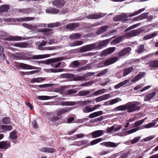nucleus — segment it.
Instances as JSON below:
<instances>
[{"instance_id": "f257e3e1", "label": "nucleus", "mask_w": 158, "mask_h": 158, "mask_svg": "<svg viewBox=\"0 0 158 158\" xmlns=\"http://www.w3.org/2000/svg\"><path fill=\"white\" fill-rule=\"evenodd\" d=\"M145 10V8H143L138 10V11L130 14L127 16L126 14L120 15L114 18V20L115 21H122L127 19L129 17H131L136 15L144 11Z\"/></svg>"}, {"instance_id": "f03ea898", "label": "nucleus", "mask_w": 158, "mask_h": 158, "mask_svg": "<svg viewBox=\"0 0 158 158\" xmlns=\"http://www.w3.org/2000/svg\"><path fill=\"white\" fill-rule=\"evenodd\" d=\"M138 102H129L127 103V110L128 112H132L140 109Z\"/></svg>"}, {"instance_id": "7ed1b4c3", "label": "nucleus", "mask_w": 158, "mask_h": 158, "mask_svg": "<svg viewBox=\"0 0 158 158\" xmlns=\"http://www.w3.org/2000/svg\"><path fill=\"white\" fill-rule=\"evenodd\" d=\"M156 124V123H150L144 126L142 125L141 127H138L129 130L127 131L126 132L128 134H131L139 130L144 128H151L154 126Z\"/></svg>"}, {"instance_id": "20e7f679", "label": "nucleus", "mask_w": 158, "mask_h": 158, "mask_svg": "<svg viewBox=\"0 0 158 158\" xmlns=\"http://www.w3.org/2000/svg\"><path fill=\"white\" fill-rule=\"evenodd\" d=\"M95 46L94 44L86 45L81 47L79 49V51L81 52H83L96 49Z\"/></svg>"}, {"instance_id": "39448f33", "label": "nucleus", "mask_w": 158, "mask_h": 158, "mask_svg": "<svg viewBox=\"0 0 158 158\" xmlns=\"http://www.w3.org/2000/svg\"><path fill=\"white\" fill-rule=\"evenodd\" d=\"M140 30L139 29H136L132 30L129 32L126 33L125 34V38H129L133 36H136L141 33Z\"/></svg>"}, {"instance_id": "423d86ee", "label": "nucleus", "mask_w": 158, "mask_h": 158, "mask_svg": "<svg viewBox=\"0 0 158 158\" xmlns=\"http://www.w3.org/2000/svg\"><path fill=\"white\" fill-rule=\"evenodd\" d=\"M66 3L64 0H55L52 2V4L58 8L63 7Z\"/></svg>"}, {"instance_id": "0eeeda50", "label": "nucleus", "mask_w": 158, "mask_h": 158, "mask_svg": "<svg viewBox=\"0 0 158 158\" xmlns=\"http://www.w3.org/2000/svg\"><path fill=\"white\" fill-rule=\"evenodd\" d=\"M95 45V49L97 50L102 48V47L106 46L108 44V40H104L99 43H94Z\"/></svg>"}, {"instance_id": "6e6552de", "label": "nucleus", "mask_w": 158, "mask_h": 158, "mask_svg": "<svg viewBox=\"0 0 158 158\" xmlns=\"http://www.w3.org/2000/svg\"><path fill=\"white\" fill-rule=\"evenodd\" d=\"M35 19L34 17H27L23 18H17L13 19V21L14 22H23V21H28L34 20Z\"/></svg>"}, {"instance_id": "1a4fd4ad", "label": "nucleus", "mask_w": 158, "mask_h": 158, "mask_svg": "<svg viewBox=\"0 0 158 158\" xmlns=\"http://www.w3.org/2000/svg\"><path fill=\"white\" fill-rule=\"evenodd\" d=\"M106 14L102 13H98V14H91L87 16V18L90 19H95L101 18L104 16Z\"/></svg>"}, {"instance_id": "9d476101", "label": "nucleus", "mask_w": 158, "mask_h": 158, "mask_svg": "<svg viewBox=\"0 0 158 158\" xmlns=\"http://www.w3.org/2000/svg\"><path fill=\"white\" fill-rule=\"evenodd\" d=\"M131 50V48L130 47H127L124 48L118 53L119 56L122 57L129 54Z\"/></svg>"}, {"instance_id": "9b49d317", "label": "nucleus", "mask_w": 158, "mask_h": 158, "mask_svg": "<svg viewBox=\"0 0 158 158\" xmlns=\"http://www.w3.org/2000/svg\"><path fill=\"white\" fill-rule=\"evenodd\" d=\"M73 109V107H68L60 109V110L57 111L56 112V115L57 116L64 114L68 112Z\"/></svg>"}, {"instance_id": "f8f14e48", "label": "nucleus", "mask_w": 158, "mask_h": 158, "mask_svg": "<svg viewBox=\"0 0 158 158\" xmlns=\"http://www.w3.org/2000/svg\"><path fill=\"white\" fill-rule=\"evenodd\" d=\"M39 32H43L44 35H50L53 33V31L51 29L49 28H42L38 30Z\"/></svg>"}, {"instance_id": "ddd939ff", "label": "nucleus", "mask_w": 158, "mask_h": 158, "mask_svg": "<svg viewBox=\"0 0 158 158\" xmlns=\"http://www.w3.org/2000/svg\"><path fill=\"white\" fill-rule=\"evenodd\" d=\"M50 56V55L49 54L34 55L32 56L31 58L33 59L38 60L48 57H49Z\"/></svg>"}, {"instance_id": "4468645a", "label": "nucleus", "mask_w": 158, "mask_h": 158, "mask_svg": "<svg viewBox=\"0 0 158 158\" xmlns=\"http://www.w3.org/2000/svg\"><path fill=\"white\" fill-rule=\"evenodd\" d=\"M79 26V24L77 23H71L66 26L67 29L73 31Z\"/></svg>"}, {"instance_id": "2eb2a0df", "label": "nucleus", "mask_w": 158, "mask_h": 158, "mask_svg": "<svg viewBox=\"0 0 158 158\" xmlns=\"http://www.w3.org/2000/svg\"><path fill=\"white\" fill-rule=\"evenodd\" d=\"M103 131L102 130H97L90 133L93 138H95L99 137L103 135Z\"/></svg>"}, {"instance_id": "dca6fc26", "label": "nucleus", "mask_w": 158, "mask_h": 158, "mask_svg": "<svg viewBox=\"0 0 158 158\" xmlns=\"http://www.w3.org/2000/svg\"><path fill=\"white\" fill-rule=\"evenodd\" d=\"M10 146V142L7 141L0 142V149H6L9 148Z\"/></svg>"}, {"instance_id": "f3484780", "label": "nucleus", "mask_w": 158, "mask_h": 158, "mask_svg": "<svg viewBox=\"0 0 158 158\" xmlns=\"http://www.w3.org/2000/svg\"><path fill=\"white\" fill-rule=\"evenodd\" d=\"M59 10L55 8L50 7L46 10V12L48 13L56 14L59 12Z\"/></svg>"}, {"instance_id": "a211bd4d", "label": "nucleus", "mask_w": 158, "mask_h": 158, "mask_svg": "<svg viewBox=\"0 0 158 158\" xmlns=\"http://www.w3.org/2000/svg\"><path fill=\"white\" fill-rule=\"evenodd\" d=\"M124 38H125V35H121L120 36H119L117 37L116 38L112 40L110 42V44H116L118 43H119Z\"/></svg>"}, {"instance_id": "6ab92c4d", "label": "nucleus", "mask_w": 158, "mask_h": 158, "mask_svg": "<svg viewBox=\"0 0 158 158\" xmlns=\"http://www.w3.org/2000/svg\"><path fill=\"white\" fill-rule=\"evenodd\" d=\"M19 65L20 68L24 69H33V66L23 63H20Z\"/></svg>"}, {"instance_id": "aec40b11", "label": "nucleus", "mask_w": 158, "mask_h": 158, "mask_svg": "<svg viewBox=\"0 0 158 158\" xmlns=\"http://www.w3.org/2000/svg\"><path fill=\"white\" fill-rule=\"evenodd\" d=\"M102 114L103 111H99L90 114L89 115V117L90 118H93L99 116Z\"/></svg>"}, {"instance_id": "412c9836", "label": "nucleus", "mask_w": 158, "mask_h": 158, "mask_svg": "<svg viewBox=\"0 0 158 158\" xmlns=\"http://www.w3.org/2000/svg\"><path fill=\"white\" fill-rule=\"evenodd\" d=\"M33 9L32 8H23L22 9H19V12H22L25 14H28L31 13L33 10Z\"/></svg>"}, {"instance_id": "4be33fe9", "label": "nucleus", "mask_w": 158, "mask_h": 158, "mask_svg": "<svg viewBox=\"0 0 158 158\" xmlns=\"http://www.w3.org/2000/svg\"><path fill=\"white\" fill-rule=\"evenodd\" d=\"M145 73L144 72H142L138 74L132 79V81L133 82H135L138 81L143 77Z\"/></svg>"}, {"instance_id": "5701e85b", "label": "nucleus", "mask_w": 158, "mask_h": 158, "mask_svg": "<svg viewBox=\"0 0 158 158\" xmlns=\"http://www.w3.org/2000/svg\"><path fill=\"white\" fill-rule=\"evenodd\" d=\"M134 71V68L133 67H129L124 69V74L123 75V77L126 76L130 73L131 72H133Z\"/></svg>"}, {"instance_id": "b1692460", "label": "nucleus", "mask_w": 158, "mask_h": 158, "mask_svg": "<svg viewBox=\"0 0 158 158\" xmlns=\"http://www.w3.org/2000/svg\"><path fill=\"white\" fill-rule=\"evenodd\" d=\"M109 98V94H106L100 96L96 98V101L97 102L105 100Z\"/></svg>"}, {"instance_id": "393cba45", "label": "nucleus", "mask_w": 158, "mask_h": 158, "mask_svg": "<svg viewBox=\"0 0 158 158\" xmlns=\"http://www.w3.org/2000/svg\"><path fill=\"white\" fill-rule=\"evenodd\" d=\"M92 102V101L89 100H87L83 101H77L75 102V104L79 105L80 106H82L84 105L89 104Z\"/></svg>"}, {"instance_id": "a878e982", "label": "nucleus", "mask_w": 158, "mask_h": 158, "mask_svg": "<svg viewBox=\"0 0 158 158\" xmlns=\"http://www.w3.org/2000/svg\"><path fill=\"white\" fill-rule=\"evenodd\" d=\"M156 94L155 92H152L151 94L146 95L144 98L145 101H148L152 99Z\"/></svg>"}, {"instance_id": "bb28decb", "label": "nucleus", "mask_w": 158, "mask_h": 158, "mask_svg": "<svg viewBox=\"0 0 158 158\" xmlns=\"http://www.w3.org/2000/svg\"><path fill=\"white\" fill-rule=\"evenodd\" d=\"M116 126V125H114L110 128H109V133L113 130L114 131V132H116L120 129L123 127L122 126L120 125H118L117 127Z\"/></svg>"}, {"instance_id": "cd10ccee", "label": "nucleus", "mask_w": 158, "mask_h": 158, "mask_svg": "<svg viewBox=\"0 0 158 158\" xmlns=\"http://www.w3.org/2000/svg\"><path fill=\"white\" fill-rule=\"evenodd\" d=\"M56 96H37V98L39 100H48L56 97Z\"/></svg>"}, {"instance_id": "c85d7f7f", "label": "nucleus", "mask_w": 158, "mask_h": 158, "mask_svg": "<svg viewBox=\"0 0 158 158\" xmlns=\"http://www.w3.org/2000/svg\"><path fill=\"white\" fill-rule=\"evenodd\" d=\"M75 105V103L73 101H62L60 103V105L62 106H73Z\"/></svg>"}, {"instance_id": "c756f323", "label": "nucleus", "mask_w": 158, "mask_h": 158, "mask_svg": "<svg viewBox=\"0 0 158 158\" xmlns=\"http://www.w3.org/2000/svg\"><path fill=\"white\" fill-rule=\"evenodd\" d=\"M107 26H104L101 27L96 32L97 34L99 35L106 31L108 28Z\"/></svg>"}, {"instance_id": "7c9ffc66", "label": "nucleus", "mask_w": 158, "mask_h": 158, "mask_svg": "<svg viewBox=\"0 0 158 158\" xmlns=\"http://www.w3.org/2000/svg\"><path fill=\"white\" fill-rule=\"evenodd\" d=\"M150 67L157 68L158 67V60H154L151 61L149 63Z\"/></svg>"}, {"instance_id": "2f4dec72", "label": "nucleus", "mask_w": 158, "mask_h": 158, "mask_svg": "<svg viewBox=\"0 0 158 158\" xmlns=\"http://www.w3.org/2000/svg\"><path fill=\"white\" fill-rule=\"evenodd\" d=\"M90 91L89 90H82L78 93V95L80 96H84L89 95Z\"/></svg>"}, {"instance_id": "473e14b6", "label": "nucleus", "mask_w": 158, "mask_h": 158, "mask_svg": "<svg viewBox=\"0 0 158 158\" xmlns=\"http://www.w3.org/2000/svg\"><path fill=\"white\" fill-rule=\"evenodd\" d=\"M130 81L129 80H127L124 81L120 82L118 84L115 85L114 88L115 89H118L121 87L122 86L125 85V84L129 83Z\"/></svg>"}, {"instance_id": "72a5a7b5", "label": "nucleus", "mask_w": 158, "mask_h": 158, "mask_svg": "<svg viewBox=\"0 0 158 158\" xmlns=\"http://www.w3.org/2000/svg\"><path fill=\"white\" fill-rule=\"evenodd\" d=\"M1 127L2 130L5 131H10L12 128V127L11 125H2Z\"/></svg>"}, {"instance_id": "f704fd0d", "label": "nucleus", "mask_w": 158, "mask_h": 158, "mask_svg": "<svg viewBox=\"0 0 158 158\" xmlns=\"http://www.w3.org/2000/svg\"><path fill=\"white\" fill-rule=\"evenodd\" d=\"M10 9V6L7 5H4L0 7V12L3 13L6 11Z\"/></svg>"}, {"instance_id": "c9c22d12", "label": "nucleus", "mask_w": 158, "mask_h": 158, "mask_svg": "<svg viewBox=\"0 0 158 158\" xmlns=\"http://www.w3.org/2000/svg\"><path fill=\"white\" fill-rule=\"evenodd\" d=\"M12 45L14 47L24 48H26L28 46V45L26 43H15L13 44Z\"/></svg>"}, {"instance_id": "e433bc0d", "label": "nucleus", "mask_w": 158, "mask_h": 158, "mask_svg": "<svg viewBox=\"0 0 158 158\" xmlns=\"http://www.w3.org/2000/svg\"><path fill=\"white\" fill-rule=\"evenodd\" d=\"M157 35L156 32H155L153 33L149 34L144 36L143 38L144 40H147L155 37Z\"/></svg>"}, {"instance_id": "4c0bfd02", "label": "nucleus", "mask_w": 158, "mask_h": 158, "mask_svg": "<svg viewBox=\"0 0 158 158\" xmlns=\"http://www.w3.org/2000/svg\"><path fill=\"white\" fill-rule=\"evenodd\" d=\"M81 37L80 33H75L69 36V38L71 40H74L78 39Z\"/></svg>"}, {"instance_id": "58836bf2", "label": "nucleus", "mask_w": 158, "mask_h": 158, "mask_svg": "<svg viewBox=\"0 0 158 158\" xmlns=\"http://www.w3.org/2000/svg\"><path fill=\"white\" fill-rule=\"evenodd\" d=\"M144 49V45L143 44H140L137 47V49L135 50V51L138 53H141L143 52Z\"/></svg>"}, {"instance_id": "ea45409f", "label": "nucleus", "mask_w": 158, "mask_h": 158, "mask_svg": "<svg viewBox=\"0 0 158 158\" xmlns=\"http://www.w3.org/2000/svg\"><path fill=\"white\" fill-rule=\"evenodd\" d=\"M93 111V107L91 106H86L83 109V112L85 113L90 112Z\"/></svg>"}, {"instance_id": "a19ab883", "label": "nucleus", "mask_w": 158, "mask_h": 158, "mask_svg": "<svg viewBox=\"0 0 158 158\" xmlns=\"http://www.w3.org/2000/svg\"><path fill=\"white\" fill-rule=\"evenodd\" d=\"M10 138L12 139H16L18 137V135L16 133V131H14L11 132L10 135Z\"/></svg>"}, {"instance_id": "79ce46f5", "label": "nucleus", "mask_w": 158, "mask_h": 158, "mask_svg": "<svg viewBox=\"0 0 158 158\" xmlns=\"http://www.w3.org/2000/svg\"><path fill=\"white\" fill-rule=\"evenodd\" d=\"M147 119V118L136 121L134 123V127H137L142 125Z\"/></svg>"}, {"instance_id": "37998d69", "label": "nucleus", "mask_w": 158, "mask_h": 158, "mask_svg": "<svg viewBox=\"0 0 158 158\" xmlns=\"http://www.w3.org/2000/svg\"><path fill=\"white\" fill-rule=\"evenodd\" d=\"M105 90L104 89H100L96 91L92 95V96H97L103 93L105 91Z\"/></svg>"}, {"instance_id": "c03bdc74", "label": "nucleus", "mask_w": 158, "mask_h": 158, "mask_svg": "<svg viewBox=\"0 0 158 158\" xmlns=\"http://www.w3.org/2000/svg\"><path fill=\"white\" fill-rule=\"evenodd\" d=\"M60 76L62 78H72L74 77V75L73 74L64 73L61 74Z\"/></svg>"}, {"instance_id": "a18cd8bd", "label": "nucleus", "mask_w": 158, "mask_h": 158, "mask_svg": "<svg viewBox=\"0 0 158 158\" xmlns=\"http://www.w3.org/2000/svg\"><path fill=\"white\" fill-rule=\"evenodd\" d=\"M116 109L117 110H127V103L117 107Z\"/></svg>"}, {"instance_id": "49530a36", "label": "nucleus", "mask_w": 158, "mask_h": 158, "mask_svg": "<svg viewBox=\"0 0 158 158\" xmlns=\"http://www.w3.org/2000/svg\"><path fill=\"white\" fill-rule=\"evenodd\" d=\"M61 24L59 22L52 23L48 24V26L49 27L52 28L58 27Z\"/></svg>"}, {"instance_id": "de8ad7c7", "label": "nucleus", "mask_w": 158, "mask_h": 158, "mask_svg": "<svg viewBox=\"0 0 158 158\" xmlns=\"http://www.w3.org/2000/svg\"><path fill=\"white\" fill-rule=\"evenodd\" d=\"M102 140V138H99L94 140L90 142V144L92 145L95 144Z\"/></svg>"}, {"instance_id": "09e8293b", "label": "nucleus", "mask_w": 158, "mask_h": 158, "mask_svg": "<svg viewBox=\"0 0 158 158\" xmlns=\"http://www.w3.org/2000/svg\"><path fill=\"white\" fill-rule=\"evenodd\" d=\"M62 60V59L60 58H57L55 59H51L50 60H47L48 62V64H49L51 63H55L57 62L60 60Z\"/></svg>"}, {"instance_id": "8fccbe9b", "label": "nucleus", "mask_w": 158, "mask_h": 158, "mask_svg": "<svg viewBox=\"0 0 158 158\" xmlns=\"http://www.w3.org/2000/svg\"><path fill=\"white\" fill-rule=\"evenodd\" d=\"M24 38L20 36H13V41H18L24 40Z\"/></svg>"}, {"instance_id": "3c124183", "label": "nucleus", "mask_w": 158, "mask_h": 158, "mask_svg": "<svg viewBox=\"0 0 158 158\" xmlns=\"http://www.w3.org/2000/svg\"><path fill=\"white\" fill-rule=\"evenodd\" d=\"M122 100L119 98H117L113 99H112L110 101L109 104L113 105L115 104L118 102L121 101Z\"/></svg>"}, {"instance_id": "603ef678", "label": "nucleus", "mask_w": 158, "mask_h": 158, "mask_svg": "<svg viewBox=\"0 0 158 158\" xmlns=\"http://www.w3.org/2000/svg\"><path fill=\"white\" fill-rule=\"evenodd\" d=\"M43 80V79L41 77H38L37 78H34L32 79L31 81L32 83H34L35 82H40Z\"/></svg>"}, {"instance_id": "864d4df0", "label": "nucleus", "mask_w": 158, "mask_h": 158, "mask_svg": "<svg viewBox=\"0 0 158 158\" xmlns=\"http://www.w3.org/2000/svg\"><path fill=\"white\" fill-rule=\"evenodd\" d=\"M79 64L80 63L78 61L75 60L72 62L71 66L73 68H76L78 66Z\"/></svg>"}, {"instance_id": "5fc2aeb1", "label": "nucleus", "mask_w": 158, "mask_h": 158, "mask_svg": "<svg viewBox=\"0 0 158 158\" xmlns=\"http://www.w3.org/2000/svg\"><path fill=\"white\" fill-rule=\"evenodd\" d=\"M2 122L4 124H9L10 123V119L9 117H5L2 119Z\"/></svg>"}, {"instance_id": "6e6d98bb", "label": "nucleus", "mask_w": 158, "mask_h": 158, "mask_svg": "<svg viewBox=\"0 0 158 158\" xmlns=\"http://www.w3.org/2000/svg\"><path fill=\"white\" fill-rule=\"evenodd\" d=\"M117 57H112L109 59V65L115 62L118 60Z\"/></svg>"}, {"instance_id": "4d7b16f0", "label": "nucleus", "mask_w": 158, "mask_h": 158, "mask_svg": "<svg viewBox=\"0 0 158 158\" xmlns=\"http://www.w3.org/2000/svg\"><path fill=\"white\" fill-rule=\"evenodd\" d=\"M109 54V49L104 50L102 51L101 53V56L103 57L104 56L107 55Z\"/></svg>"}, {"instance_id": "13d9d810", "label": "nucleus", "mask_w": 158, "mask_h": 158, "mask_svg": "<svg viewBox=\"0 0 158 158\" xmlns=\"http://www.w3.org/2000/svg\"><path fill=\"white\" fill-rule=\"evenodd\" d=\"M77 91L75 89H72L67 91V93L69 95H72L73 94H75Z\"/></svg>"}, {"instance_id": "bf43d9fd", "label": "nucleus", "mask_w": 158, "mask_h": 158, "mask_svg": "<svg viewBox=\"0 0 158 158\" xmlns=\"http://www.w3.org/2000/svg\"><path fill=\"white\" fill-rule=\"evenodd\" d=\"M140 139L139 137H136L131 141L132 144H134L138 142Z\"/></svg>"}, {"instance_id": "052dcab7", "label": "nucleus", "mask_w": 158, "mask_h": 158, "mask_svg": "<svg viewBox=\"0 0 158 158\" xmlns=\"http://www.w3.org/2000/svg\"><path fill=\"white\" fill-rule=\"evenodd\" d=\"M119 143H116L114 142H109V147L115 148L118 146Z\"/></svg>"}, {"instance_id": "680f3d73", "label": "nucleus", "mask_w": 158, "mask_h": 158, "mask_svg": "<svg viewBox=\"0 0 158 158\" xmlns=\"http://www.w3.org/2000/svg\"><path fill=\"white\" fill-rule=\"evenodd\" d=\"M31 124L32 126L34 128H37L38 127L36 121L35 120H34L31 122Z\"/></svg>"}, {"instance_id": "e2e57ef3", "label": "nucleus", "mask_w": 158, "mask_h": 158, "mask_svg": "<svg viewBox=\"0 0 158 158\" xmlns=\"http://www.w3.org/2000/svg\"><path fill=\"white\" fill-rule=\"evenodd\" d=\"M154 137L155 136H150L145 138L143 140L145 141H148L154 138Z\"/></svg>"}, {"instance_id": "0e129e2a", "label": "nucleus", "mask_w": 158, "mask_h": 158, "mask_svg": "<svg viewBox=\"0 0 158 158\" xmlns=\"http://www.w3.org/2000/svg\"><path fill=\"white\" fill-rule=\"evenodd\" d=\"M148 13H145L139 15L141 19H144L148 15Z\"/></svg>"}, {"instance_id": "69168bd1", "label": "nucleus", "mask_w": 158, "mask_h": 158, "mask_svg": "<svg viewBox=\"0 0 158 158\" xmlns=\"http://www.w3.org/2000/svg\"><path fill=\"white\" fill-rule=\"evenodd\" d=\"M50 148L48 147H44L42 148L40 150L41 152H48L49 151Z\"/></svg>"}, {"instance_id": "338daca9", "label": "nucleus", "mask_w": 158, "mask_h": 158, "mask_svg": "<svg viewBox=\"0 0 158 158\" xmlns=\"http://www.w3.org/2000/svg\"><path fill=\"white\" fill-rule=\"evenodd\" d=\"M88 119V118H83L82 119H79L77 120V123H81L85 122Z\"/></svg>"}, {"instance_id": "774afa93", "label": "nucleus", "mask_w": 158, "mask_h": 158, "mask_svg": "<svg viewBox=\"0 0 158 158\" xmlns=\"http://www.w3.org/2000/svg\"><path fill=\"white\" fill-rule=\"evenodd\" d=\"M103 116H101L99 118H97L94 120V122H98L101 121L103 119Z\"/></svg>"}]
</instances>
